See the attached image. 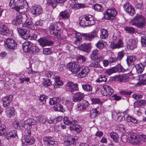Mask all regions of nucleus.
I'll return each mask as SVG.
<instances>
[{"label":"nucleus","instance_id":"obj_1","mask_svg":"<svg viewBox=\"0 0 146 146\" xmlns=\"http://www.w3.org/2000/svg\"><path fill=\"white\" fill-rule=\"evenodd\" d=\"M62 23L60 22L53 23L49 27V31L50 34L54 35L58 39L61 38L60 30Z\"/></svg>","mask_w":146,"mask_h":146},{"label":"nucleus","instance_id":"obj_2","mask_svg":"<svg viewBox=\"0 0 146 146\" xmlns=\"http://www.w3.org/2000/svg\"><path fill=\"white\" fill-rule=\"evenodd\" d=\"M146 23V20L144 17L139 14H136L131 22V25L140 28L144 27Z\"/></svg>","mask_w":146,"mask_h":146},{"label":"nucleus","instance_id":"obj_3","mask_svg":"<svg viewBox=\"0 0 146 146\" xmlns=\"http://www.w3.org/2000/svg\"><path fill=\"white\" fill-rule=\"evenodd\" d=\"M9 5L12 9H15L16 11L23 9L27 5L25 0H11Z\"/></svg>","mask_w":146,"mask_h":146},{"label":"nucleus","instance_id":"obj_4","mask_svg":"<svg viewBox=\"0 0 146 146\" xmlns=\"http://www.w3.org/2000/svg\"><path fill=\"white\" fill-rule=\"evenodd\" d=\"M117 12L114 8L108 9L105 13L104 17L107 20H113L115 19Z\"/></svg>","mask_w":146,"mask_h":146},{"label":"nucleus","instance_id":"obj_5","mask_svg":"<svg viewBox=\"0 0 146 146\" xmlns=\"http://www.w3.org/2000/svg\"><path fill=\"white\" fill-rule=\"evenodd\" d=\"M67 68L72 73L75 74L80 70V66L79 64L76 63L71 62L67 64Z\"/></svg>","mask_w":146,"mask_h":146},{"label":"nucleus","instance_id":"obj_6","mask_svg":"<svg viewBox=\"0 0 146 146\" xmlns=\"http://www.w3.org/2000/svg\"><path fill=\"white\" fill-rule=\"evenodd\" d=\"M4 45L7 48L14 50L17 47V44L13 39L8 38L5 41Z\"/></svg>","mask_w":146,"mask_h":146},{"label":"nucleus","instance_id":"obj_7","mask_svg":"<svg viewBox=\"0 0 146 146\" xmlns=\"http://www.w3.org/2000/svg\"><path fill=\"white\" fill-rule=\"evenodd\" d=\"M22 9H20V10L17 11L18 12L17 13L16 19H14L12 21V23L16 25H18L21 24L22 22L23 18V11H21ZM23 15H25L24 13H23Z\"/></svg>","mask_w":146,"mask_h":146},{"label":"nucleus","instance_id":"obj_8","mask_svg":"<svg viewBox=\"0 0 146 146\" xmlns=\"http://www.w3.org/2000/svg\"><path fill=\"white\" fill-rule=\"evenodd\" d=\"M102 94L105 96H110L111 95L113 92V90L111 87L107 85L103 86L101 90Z\"/></svg>","mask_w":146,"mask_h":146},{"label":"nucleus","instance_id":"obj_9","mask_svg":"<svg viewBox=\"0 0 146 146\" xmlns=\"http://www.w3.org/2000/svg\"><path fill=\"white\" fill-rule=\"evenodd\" d=\"M124 70V68L120 64H118L115 67L107 70L105 73L108 75H110L111 74L117 72H120Z\"/></svg>","mask_w":146,"mask_h":146},{"label":"nucleus","instance_id":"obj_10","mask_svg":"<svg viewBox=\"0 0 146 146\" xmlns=\"http://www.w3.org/2000/svg\"><path fill=\"white\" fill-rule=\"evenodd\" d=\"M43 141L44 144L48 146H56L58 144L57 142L54 141L53 138L50 137H44Z\"/></svg>","mask_w":146,"mask_h":146},{"label":"nucleus","instance_id":"obj_11","mask_svg":"<svg viewBox=\"0 0 146 146\" xmlns=\"http://www.w3.org/2000/svg\"><path fill=\"white\" fill-rule=\"evenodd\" d=\"M17 31L19 35L24 39H28L31 36L29 31L26 29L18 28Z\"/></svg>","mask_w":146,"mask_h":146},{"label":"nucleus","instance_id":"obj_12","mask_svg":"<svg viewBox=\"0 0 146 146\" xmlns=\"http://www.w3.org/2000/svg\"><path fill=\"white\" fill-rule=\"evenodd\" d=\"M123 7L125 10L131 15H133L135 13L134 8L129 3L127 2L125 3L123 5Z\"/></svg>","mask_w":146,"mask_h":146},{"label":"nucleus","instance_id":"obj_13","mask_svg":"<svg viewBox=\"0 0 146 146\" xmlns=\"http://www.w3.org/2000/svg\"><path fill=\"white\" fill-rule=\"evenodd\" d=\"M140 141L139 136L131 135L129 137V142L134 145H137Z\"/></svg>","mask_w":146,"mask_h":146},{"label":"nucleus","instance_id":"obj_14","mask_svg":"<svg viewBox=\"0 0 146 146\" xmlns=\"http://www.w3.org/2000/svg\"><path fill=\"white\" fill-rule=\"evenodd\" d=\"M43 9L40 6L38 5L33 7L31 10V13L36 16L42 13Z\"/></svg>","mask_w":146,"mask_h":146},{"label":"nucleus","instance_id":"obj_15","mask_svg":"<svg viewBox=\"0 0 146 146\" xmlns=\"http://www.w3.org/2000/svg\"><path fill=\"white\" fill-rule=\"evenodd\" d=\"M66 86L68 87V90L70 92L73 93L78 90V85L71 82H68L66 84Z\"/></svg>","mask_w":146,"mask_h":146},{"label":"nucleus","instance_id":"obj_16","mask_svg":"<svg viewBox=\"0 0 146 146\" xmlns=\"http://www.w3.org/2000/svg\"><path fill=\"white\" fill-rule=\"evenodd\" d=\"M38 41L40 45L42 46H51L52 45L53 43V41L50 40H47L42 38H41L39 39L38 40Z\"/></svg>","mask_w":146,"mask_h":146},{"label":"nucleus","instance_id":"obj_17","mask_svg":"<svg viewBox=\"0 0 146 146\" xmlns=\"http://www.w3.org/2000/svg\"><path fill=\"white\" fill-rule=\"evenodd\" d=\"M24 139H22V142H25V143L28 145L33 144L35 142L34 138L32 136L27 135H25Z\"/></svg>","mask_w":146,"mask_h":146},{"label":"nucleus","instance_id":"obj_18","mask_svg":"<svg viewBox=\"0 0 146 146\" xmlns=\"http://www.w3.org/2000/svg\"><path fill=\"white\" fill-rule=\"evenodd\" d=\"M91 44L88 43L81 44L79 47V48L83 51L87 52H89L91 50Z\"/></svg>","mask_w":146,"mask_h":146},{"label":"nucleus","instance_id":"obj_19","mask_svg":"<svg viewBox=\"0 0 146 146\" xmlns=\"http://www.w3.org/2000/svg\"><path fill=\"white\" fill-rule=\"evenodd\" d=\"M146 66V62L144 61L135 65V67L137 72L139 74L141 73L143 71L145 67Z\"/></svg>","mask_w":146,"mask_h":146},{"label":"nucleus","instance_id":"obj_20","mask_svg":"<svg viewBox=\"0 0 146 146\" xmlns=\"http://www.w3.org/2000/svg\"><path fill=\"white\" fill-rule=\"evenodd\" d=\"M116 79L118 81L125 82L129 81V77L127 74L119 75L116 76Z\"/></svg>","mask_w":146,"mask_h":146},{"label":"nucleus","instance_id":"obj_21","mask_svg":"<svg viewBox=\"0 0 146 146\" xmlns=\"http://www.w3.org/2000/svg\"><path fill=\"white\" fill-rule=\"evenodd\" d=\"M13 96L12 95H9L4 98L3 99V105L4 107L9 106L10 103L12 101Z\"/></svg>","mask_w":146,"mask_h":146},{"label":"nucleus","instance_id":"obj_22","mask_svg":"<svg viewBox=\"0 0 146 146\" xmlns=\"http://www.w3.org/2000/svg\"><path fill=\"white\" fill-rule=\"evenodd\" d=\"M84 95L83 93L81 92L76 93L74 94L72 99L74 102H76L81 100L84 97Z\"/></svg>","mask_w":146,"mask_h":146},{"label":"nucleus","instance_id":"obj_23","mask_svg":"<svg viewBox=\"0 0 146 146\" xmlns=\"http://www.w3.org/2000/svg\"><path fill=\"white\" fill-rule=\"evenodd\" d=\"M90 71V69L88 67L84 68L78 74V77L80 78L85 77Z\"/></svg>","mask_w":146,"mask_h":146},{"label":"nucleus","instance_id":"obj_24","mask_svg":"<svg viewBox=\"0 0 146 146\" xmlns=\"http://www.w3.org/2000/svg\"><path fill=\"white\" fill-rule=\"evenodd\" d=\"M9 32V29L5 25H0V34L3 35H7Z\"/></svg>","mask_w":146,"mask_h":146},{"label":"nucleus","instance_id":"obj_25","mask_svg":"<svg viewBox=\"0 0 146 146\" xmlns=\"http://www.w3.org/2000/svg\"><path fill=\"white\" fill-rule=\"evenodd\" d=\"M55 82L53 84V86L55 88L59 87L60 86L62 85L63 84V82L60 80V77L58 76H56L54 79Z\"/></svg>","mask_w":146,"mask_h":146},{"label":"nucleus","instance_id":"obj_26","mask_svg":"<svg viewBox=\"0 0 146 146\" xmlns=\"http://www.w3.org/2000/svg\"><path fill=\"white\" fill-rule=\"evenodd\" d=\"M137 40L136 39L129 40L128 44L129 49L133 50L136 48L137 45Z\"/></svg>","mask_w":146,"mask_h":146},{"label":"nucleus","instance_id":"obj_27","mask_svg":"<svg viewBox=\"0 0 146 146\" xmlns=\"http://www.w3.org/2000/svg\"><path fill=\"white\" fill-rule=\"evenodd\" d=\"M32 43L29 41H25L22 44L23 49L24 51L30 52Z\"/></svg>","mask_w":146,"mask_h":146},{"label":"nucleus","instance_id":"obj_28","mask_svg":"<svg viewBox=\"0 0 146 146\" xmlns=\"http://www.w3.org/2000/svg\"><path fill=\"white\" fill-rule=\"evenodd\" d=\"M85 16L89 26L93 25L95 24V21L92 15H91L88 14L86 15Z\"/></svg>","mask_w":146,"mask_h":146},{"label":"nucleus","instance_id":"obj_29","mask_svg":"<svg viewBox=\"0 0 146 146\" xmlns=\"http://www.w3.org/2000/svg\"><path fill=\"white\" fill-rule=\"evenodd\" d=\"M96 32L94 31L91 34H84L83 36L84 37L85 39L87 40H90L94 39L96 36Z\"/></svg>","mask_w":146,"mask_h":146},{"label":"nucleus","instance_id":"obj_30","mask_svg":"<svg viewBox=\"0 0 146 146\" xmlns=\"http://www.w3.org/2000/svg\"><path fill=\"white\" fill-rule=\"evenodd\" d=\"M15 110L14 108L11 107H9L6 108L5 113L8 117H11L14 114Z\"/></svg>","mask_w":146,"mask_h":146},{"label":"nucleus","instance_id":"obj_31","mask_svg":"<svg viewBox=\"0 0 146 146\" xmlns=\"http://www.w3.org/2000/svg\"><path fill=\"white\" fill-rule=\"evenodd\" d=\"M37 123V121L33 119L29 118L24 121L25 125H27L30 127L33 125H35Z\"/></svg>","mask_w":146,"mask_h":146},{"label":"nucleus","instance_id":"obj_32","mask_svg":"<svg viewBox=\"0 0 146 146\" xmlns=\"http://www.w3.org/2000/svg\"><path fill=\"white\" fill-rule=\"evenodd\" d=\"M136 60V58L134 56L130 55L127 56V61L128 66L130 65L132 63L134 64Z\"/></svg>","mask_w":146,"mask_h":146},{"label":"nucleus","instance_id":"obj_33","mask_svg":"<svg viewBox=\"0 0 146 146\" xmlns=\"http://www.w3.org/2000/svg\"><path fill=\"white\" fill-rule=\"evenodd\" d=\"M123 44L122 40L119 39L118 40L117 43H114L111 45V47L113 49L119 48L123 46Z\"/></svg>","mask_w":146,"mask_h":146},{"label":"nucleus","instance_id":"obj_34","mask_svg":"<svg viewBox=\"0 0 146 146\" xmlns=\"http://www.w3.org/2000/svg\"><path fill=\"white\" fill-rule=\"evenodd\" d=\"M59 15L62 19L65 20L68 19L70 16V14L68 11L65 10L60 12Z\"/></svg>","mask_w":146,"mask_h":146},{"label":"nucleus","instance_id":"obj_35","mask_svg":"<svg viewBox=\"0 0 146 146\" xmlns=\"http://www.w3.org/2000/svg\"><path fill=\"white\" fill-rule=\"evenodd\" d=\"M144 74H141L139 76V78L141 79L140 82H138L136 85V86H139L141 84H146V76H144Z\"/></svg>","mask_w":146,"mask_h":146},{"label":"nucleus","instance_id":"obj_36","mask_svg":"<svg viewBox=\"0 0 146 146\" xmlns=\"http://www.w3.org/2000/svg\"><path fill=\"white\" fill-rule=\"evenodd\" d=\"M17 136V131L15 130H12L6 134V137L8 139L11 137H14Z\"/></svg>","mask_w":146,"mask_h":146},{"label":"nucleus","instance_id":"obj_37","mask_svg":"<svg viewBox=\"0 0 146 146\" xmlns=\"http://www.w3.org/2000/svg\"><path fill=\"white\" fill-rule=\"evenodd\" d=\"M124 119L126 121L128 122H131L133 123H135L137 122V121L135 118L131 116L128 115L125 117Z\"/></svg>","mask_w":146,"mask_h":146},{"label":"nucleus","instance_id":"obj_38","mask_svg":"<svg viewBox=\"0 0 146 146\" xmlns=\"http://www.w3.org/2000/svg\"><path fill=\"white\" fill-rule=\"evenodd\" d=\"M39 49L35 44H31L30 53H37L39 51Z\"/></svg>","mask_w":146,"mask_h":146},{"label":"nucleus","instance_id":"obj_39","mask_svg":"<svg viewBox=\"0 0 146 146\" xmlns=\"http://www.w3.org/2000/svg\"><path fill=\"white\" fill-rule=\"evenodd\" d=\"M100 37L101 38L105 39L108 37V31L104 29L100 30Z\"/></svg>","mask_w":146,"mask_h":146},{"label":"nucleus","instance_id":"obj_40","mask_svg":"<svg viewBox=\"0 0 146 146\" xmlns=\"http://www.w3.org/2000/svg\"><path fill=\"white\" fill-rule=\"evenodd\" d=\"M74 139L69 137L67 139H66L64 141V144L66 146L69 145L70 144H73L74 143Z\"/></svg>","mask_w":146,"mask_h":146},{"label":"nucleus","instance_id":"obj_41","mask_svg":"<svg viewBox=\"0 0 146 146\" xmlns=\"http://www.w3.org/2000/svg\"><path fill=\"white\" fill-rule=\"evenodd\" d=\"M82 87L83 90L86 92H92V88L91 85L86 84L82 85Z\"/></svg>","mask_w":146,"mask_h":146},{"label":"nucleus","instance_id":"obj_42","mask_svg":"<svg viewBox=\"0 0 146 146\" xmlns=\"http://www.w3.org/2000/svg\"><path fill=\"white\" fill-rule=\"evenodd\" d=\"M80 25L82 26H90L88 23L85 15L82 18L80 22Z\"/></svg>","mask_w":146,"mask_h":146},{"label":"nucleus","instance_id":"obj_43","mask_svg":"<svg viewBox=\"0 0 146 146\" xmlns=\"http://www.w3.org/2000/svg\"><path fill=\"white\" fill-rule=\"evenodd\" d=\"M33 24L32 20L29 18L26 20L25 22L23 24V26L24 27L31 28L33 25Z\"/></svg>","mask_w":146,"mask_h":146},{"label":"nucleus","instance_id":"obj_44","mask_svg":"<svg viewBox=\"0 0 146 146\" xmlns=\"http://www.w3.org/2000/svg\"><path fill=\"white\" fill-rule=\"evenodd\" d=\"M37 120L40 124H43L46 123V118L44 115H40L38 117Z\"/></svg>","mask_w":146,"mask_h":146},{"label":"nucleus","instance_id":"obj_45","mask_svg":"<svg viewBox=\"0 0 146 146\" xmlns=\"http://www.w3.org/2000/svg\"><path fill=\"white\" fill-rule=\"evenodd\" d=\"M110 136L114 141L116 143L118 142L119 140L118 136L116 133L112 132L110 133Z\"/></svg>","mask_w":146,"mask_h":146},{"label":"nucleus","instance_id":"obj_46","mask_svg":"<svg viewBox=\"0 0 146 146\" xmlns=\"http://www.w3.org/2000/svg\"><path fill=\"white\" fill-rule=\"evenodd\" d=\"M99 113V111L96 109H92L90 111V116L92 118H94Z\"/></svg>","mask_w":146,"mask_h":146},{"label":"nucleus","instance_id":"obj_47","mask_svg":"<svg viewBox=\"0 0 146 146\" xmlns=\"http://www.w3.org/2000/svg\"><path fill=\"white\" fill-rule=\"evenodd\" d=\"M99 53V51L97 49H95L92 51L91 56L92 59L95 60L96 59Z\"/></svg>","mask_w":146,"mask_h":146},{"label":"nucleus","instance_id":"obj_48","mask_svg":"<svg viewBox=\"0 0 146 146\" xmlns=\"http://www.w3.org/2000/svg\"><path fill=\"white\" fill-rule=\"evenodd\" d=\"M105 42L102 40H100L96 44V46L97 48L99 49H102L104 47Z\"/></svg>","mask_w":146,"mask_h":146},{"label":"nucleus","instance_id":"obj_49","mask_svg":"<svg viewBox=\"0 0 146 146\" xmlns=\"http://www.w3.org/2000/svg\"><path fill=\"white\" fill-rule=\"evenodd\" d=\"M60 98H53L50 99L49 104L51 105L56 104L60 101Z\"/></svg>","mask_w":146,"mask_h":146},{"label":"nucleus","instance_id":"obj_50","mask_svg":"<svg viewBox=\"0 0 146 146\" xmlns=\"http://www.w3.org/2000/svg\"><path fill=\"white\" fill-rule=\"evenodd\" d=\"M54 108L56 111H63V108L62 105L58 103L54 105Z\"/></svg>","mask_w":146,"mask_h":146},{"label":"nucleus","instance_id":"obj_51","mask_svg":"<svg viewBox=\"0 0 146 146\" xmlns=\"http://www.w3.org/2000/svg\"><path fill=\"white\" fill-rule=\"evenodd\" d=\"M89 66L94 67V68H99L100 67V63L97 62H89Z\"/></svg>","mask_w":146,"mask_h":146},{"label":"nucleus","instance_id":"obj_52","mask_svg":"<svg viewBox=\"0 0 146 146\" xmlns=\"http://www.w3.org/2000/svg\"><path fill=\"white\" fill-rule=\"evenodd\" d=\"M124 30L127 33L130 34H133L135 31V29L131 27H126L124 28Z\"/></svg>","mask_w":146,"mask_h":146},{"label":"nucleus","instance_id":"obj_53","mask_svg":"<svg viewBox=\"0 0 146 146\" xmlns=\"http://www.w3.org/2000/svg\"><path fill=\"white\" fill-rule=\"evenodd\" d=\"M47 3L48 5L51 6L53 8H54L57 5V3L56 0L52 1V0H47Z\"/></svg>","mask_w":146,"mask_h":146},{"label":"nucleus","instance_id":"obj_54","mask_svg":"<svg viewBox=\"0 0 146 146\" xmlns=\"http://www.w3.org/2000/svg\"><path fill=\"white\" fill-rule=\"evenodd\" d=\"M107 80V78L104 75H100L99 78L96 80L97 82H106Z\"/></svg>","mask_w":146,"mask_h":146},{"label":"nucleus","instance_id":"obj_55","mask_svg":"<svg viewBox=\"0 0 146 146\" xmlns=\"http://www.w3.org/2000/svg\"><path fill=\"white\" fill-rule=\"evenodd\" d=\"M93 7L94 9L97 11H100L103 9V7L101 5L98 4H96L94 5Z\"/></svg>","mask_w":146,"mask_h":146},{"label":"nucleus","instance_id":"obj_56","mask_svg":"<svg viewBox=\"0 0 146 146\" xmlns=\"http://www.w3.org/2000/svg\"><path fill=\"white\" fill-rule=\"evenodd\" d=\"M104 57V56L102 54V52H100L99 54L98 55L96 59L95 60H96L99 63V62L103 60Z\"/></svg>","mask_w":146,"mask_h":146},{"label":"nucleus","instance_id":"obj_57","mask_svg":"<svg viewBox=\"0 0 146 146\" xmlns=\"http://www.w3.org/2000/svg\"><path fill=\"white\" fill-rule=\"evenodd\" d=\"M43 79L44 80V81L43 82L42 84L45 87H47L51 84V81L50 79H45L44 78Z\"/></svg>","mask_w":146,"mask_h":146},{"label":"nucleus","instance_id":"obj_58","mask_svg":"<svg viewBox=\"0 0 146 146\" xmlns=\"http://www.w3.org/2000/svg\"><path fill=\"white\" fill-rule=\"evenodd\" d=\"M128 125V123H126V124L125 125H119L117 126V127L119 131L121 132H123L124 131H125V129H126L127 127L126 126H127Z\"/></svg>","mask_w":146,"mask_h":146},{"label":"nucleus","instance_id":"obj_59","mask_svg":"<svg viewBox=\"0 0 146 146\" xmlns=\"http://www.w3.org/2000/svg\"><path fill=\"white\" fill-rule=\"evenodd\" d=\"M52 53L51 49L50 48H44L43 49V53L45 55L50 54Z\"/></svg>","mask_w":146,"mask_h":146},{"label":"nucleus","instance_id":"obj_60","mask_svg":"<svg viewBox=\"0 0 146 146\" xmlns=\"http://www.w3.org/2000/svg\"><path fill=\"white\" fill-rule=\"evenodd\" d=\"M91 100L92 101V104H102L103 102L101 101L99 99L92 98Z\"/></svg>","mask_w":146,"mask_h":146},{"label":"nucleus","instance_id":"obj_61","mask_svg":"<svg viewBox=\"0 0 146 146\" xmlns=\"http://www.w3.org/2000/svg\"><path fill=\"white\" fill-rule=\"evenodd\" d=\"M76 59L78 61H80L82 63H83L86 61V58L82 55H79L77 56Z\"/></svg>","mask_w":146,"mask_h":146},{"label":"nucleus","instance_id":"obj_62","mask_svg":"<svg viewBox=\"0 0 146 146\" xmlns=\"http://www.w3.org/2000/svg\"><path fill=\"white\" fill-rule=\"evenodd\" d=\"M64 123L68 125H70L72 124V122L67 117H64L63 118Z\"/></svg>","mask_w":146,"mask_h":146},{"label":"nucleus","instance_id":"obj_63","mask_svg":"<svg viewBox=\"0 0 146 146\" xmlns=\"http://www.w3.org/2000/svg\"><path fill=\"white\" fill-rule=\"evenodd\" d=\"M84 5L82 4H75L74 5L73 8L74 9L77 10L80 8H84Z\"/></svg>","mask_w":146,"mask_h":146},{"label":"nucleus","instance_id":"obj_64","mask_svg":"<svg viewBox=\"0 0 146 146\" xmlns=\"http://www.w3.org/2000/svg\"><path fill=\"white\" fill-rule=\"evenodd\" d=\"M124 52L123 51H121L118 52V55L117 58L118 60H120L123 57L124 55Z\"/></svg>","mask_w":146,"mask_h":146}]
</instances>
